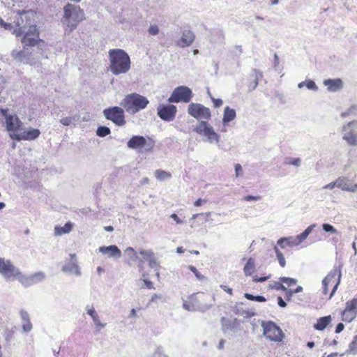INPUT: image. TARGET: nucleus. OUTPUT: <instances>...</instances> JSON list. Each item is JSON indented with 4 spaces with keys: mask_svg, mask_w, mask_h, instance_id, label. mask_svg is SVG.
Here are the masks:
<instances>
[{
    "mask_svg": "<svg viewBox=\"0 0 357 357\" xmlns=\"http://www.w3.org/2000/svg\"><path fill=\"white\" fill-rule=\"evenodd\" d=\"M317 227V224H312L307 227L301 234H300V236L304 241L307 236L311 234L312 230Z\"/></svg>",
    "mask_w": 357,
    "mask_h": 357,
    "instance_id": "39",
    "label": "nucleus"
},
{
    "mask_svg": "<svg viewBox=\"0 0 357 357\" xmlns=\"http://www.w3.org/2000/svg\"><path fill=\"white\" fill-rule=\"evenodd\" d=\"M255 271V260L250 258L244 266L243 271L245 275H250Z\"/></svg>",
    "mask_w": 357,
    "mask_h": 357,
    "instance_id": "30",
    "label": "nucleus"
},
{
    "mask_svg": "<svg viewBox=\"0 0 357 357\" xmlns=\"http://www.w3.org/2000/svg\"><path fill=\"white\" fill-rule=\"evenodd\" d=\"M177 112L175 105L170 104H161L157 108L158 116L163 121H172L174 119Z\"/></svg>",
    "mask_w": 357,
    "mask_h": 357,
    "instance_id": "14",
    "label": "nucleus"
},
{
    "mask_svg": "<svg viewBox=\"0 0 357 357\" xmlns=\"http://www.w3.org/2000/svg\"><path fill=\"white\" fill-rule=\"evenodd\" d=\"M274 250L276 255L277 259L282 267H284L286 265L285 258L282 252L278 248L277 246L274 247Z\"/></svg>",
    "mask_w": 357,
    "mask_h": 357,
    "instance_id": "34",
    "label": "nucleus"
},
{
    "mask_svg": "<svg viewBox=\"0 0 357 357\" xmlns=\"http://www.w3.org/2000/svg\"><path fill=\"white\" fill-rule=\"evenodd\" d=\"M110 134V129L107 126H100L97 128L96 135L103 137Z\"/></svg>",
    "mask_w": 357,
    "mask_h": 357,
    "instance_id": "38",
    "label": "nucleus"
},
{
    "mask_svg": "<svg viewBox=\"0 0 357 357\" xmlns=\"http://www.w3.org/2000/svg\"><path fill=\"white\" fill-rule=\"evenodd\" d=\"M70 261L63 266L62 271L65 273H68L77 277L81 276L82 272L80 267L77 264L76 255L75 254H70Z\"/></svg>",
    "mask_w": 357,
    "mask_h": 357,
    "instance_id": "20",
    "label": "nucleus"
},
{
    "mask_svg": "<svg viewBox=\"0 0 357 357\" xmlns=\"http://www.w3.org/2000/svg\"><path fill=\"white\" fill-rule=\"evenodd\" d=\"M5 121L6 130L12 139V134L18 135L23 123L16 114H8L6 116Z\"/></svg>",
    "mask_w": 357,
    "mask_h": 357,
    "instance_id": "15",
    "label": "nucleus"
},
{
    "mask_svg": "<svg viewBox=\"0 0 357 357\" xmlns=\"http://www.w3.org/2000/svg\"><path fill=\"white\" fill-rule=\"evenodd\" d=\"M260 199V197L259 196H252V195H248L243 198V200L250 202V201H257Z\"/></svg>",
    "mask_w": 357,
    "mask_h": 357,
    "instance_id": "57",
    "label": "nucleus"
},
{
    "mask_svg": "<svg viewBox=\"0 0 357 357\" xmlns=\"http://www.w3.org/2000/svg\"><path fill=\"white\" fill-rule=\"evenodd\" d=\"M22 329L26 333L30 332L32 330V324L31 321L23 323Z\"/></svg>",
    "mask_w": 357,
    "mask_h": 357,
    "instance_id": "55",
    "label": "nucleus"
},
{
    "mask_svg": "<svg viewBox=\"0 0 357 357\" xmlns=\"http://www.w3.org/2000/svg\"><path fill=\"white\" fill-rule=\"evenodd\" d=\"M154 146L152 140L148 141L144 137L140 135H133L127 142V146L134 150H141L144 149L145 151H151Z\"/></svg>",
    "mask_w": 357,
    "mask_h": 357,
    "instance_id": "12",
    "label": "nucleus"
},
{
    "mask_svg": "<svg viewBox=\"0 0 357 357\" xmlns=\"http://www.w3.org/2000/svg\"><path fill=\"white\" fill-rule=\"evenodd\" d=\"M346 354L357 355V336L355 337L354 340L349 344V349L347 350Z\"/></svg>",
    "mask_w": 357,
    "mask_h": 357,
    "instance_id": "35",
    "label": "nucleus"
},
{
    "mask_svg": "<svg viewBox=\"0 0 357 357\" xmlns=\"http://www.w3.org/2000/svg\"><path fill=\"white\" fill-rule=\"evenodd\" d=\"M289 161L287 162V164L291 165L296 167H299L301 164V160L299 158H289Z\"/></svg>",
    "mask_w": 357,
    "mask_h": 357,
    "instance_id": "51",
    "label": "nucleus"
},
{
    "mask_svg": "<svg viewBox=\"0 0 357 357\" xmlns=\"http://www.w3.org/2000/svg\"><path fill=\"white\" fill-rule=\"evenodd\" d=\"M149 101L145 97L137 93L128 94L120 102L121 106L130 114H135L145 109Z\"/></svg>",
    "mask_w": 357,
    "mask_h": 357,
    "instance_id": "4",
    "label": "nucleus"
},
{
    "mask_svg": "<svg viewBox=\"0 0 357 357\" xmlns=\"http://www.w3.org/2000/svg\"><path fill=\"white\" fill-rule=\"evenodd\" d=\"M205 301L204 294H192L188 297V301H183V307L188 311L205 312L212 305L205 303Z\"/></svg>",
    "mask_w": 357,
    "mask_h": 357,
    "instance_id": "6",
    "label": "nucleus"
},
{
    "mask_svg": "<svg viewBox=\"0 0 357 357\" xmlns=\"http://www.w3.org/2000/svg\"><path fill=\"white\" fill-rule=\"evenodd\" d=\"M73 120H74V118H72V117H65V118H63L60 120V122L63 125V126H70V124L73 123Z\"/></svg>",
    "mask_w": 357,
    "mask_h": 357,
    "instance_id": "54",
    "label": "nucleus"
},
{
    "mask_svg": "<svg viewBox=\"0 0 357 357\" xmlns=\"http://www.w3.org/2000/svg\"><path fill=\"white\" fill-rule=\"evenodd\" d=\"M335 187H337V180L335 181H334V182H331V183L324 185L323 187V189H330V190H332Z\"/></svg>",
    "mask_w": 357,
    "mask_h": 357,
    "instance_id": "58",
    "label": "nucleus"
},
{
    "mask_svg": "<svg viewBox=\"0 0 357 357\" xmlns=\"http://www.w3.org/2000/svg\"><path fill=\"white\" fill-rule=\"evenodd\" d=\"M290 237V242H289V247H295L298 246L300 244H301L303 241L300 236V235H297L295 236H289Z\"/></svg>",
    "mask_w": 357,
    "mask_h": 357,
    "instance_id": "36",
    "label": "nucleus"
},
{
    "mask_svg": "<svg viewBox=\"0 0 357 357\" xmlns=\"http://www.w3.org/2000/svg\"><path fill=\"white\" fill-rule=\"evenodd\" d=\"M85 310L87 314H89L91 317V319L98 316V312L96 311L94 307L92 305H87L85 307Z\"/></svg>",
    "mask_w": 357,
    "mask_h": 357,
    "instance_id": "46",
    "label": "nucleus"
},
{
    "mask_svg": "<svg viewBox=\"0 0 357 357\" xmlns=\"http://www.w3.org/2000/svg\"><path fill=\"white\" fill-rule=\"evenodd\" d=\"M20 317L22 319V324L30 321L29 315L26 311L21 310L20 311Z\"/></svg>",
    "mask_w": 357,
    "mask_h": 357,
    "instance_id": "52",
    "label": "nucleus"
},
{
    "mask_svg": "<svg viewBox=\"0 0 357 357\" xmlns=\"http://www.w3.org/2000/svg\"><path fill=\"white\" fill-rule=\"evenodd\" d=\"M222 328L224 333H227L229 335L231 333V332H234V327L232 326L231 323L225 318L222 319Z\"/></svg>",
    "mask_w": 357,
    "mask_h": 357,
    "instance_id": "32",
    "label": "nucleus"
},
{
    "mask_svg": "<svg viewBox=\"0 0 357 357\" xmlns=\"http://www.w3.org/2000/svg\"><path fill=\"white\" fill-rule=\"evenodd\" d=\"M357 315V298L346 303V307L342 312V320L347 322L353 321Z\"/></svg>",
    "mask_w": 357,
    "mask_h": 357,
    "instance_id": "16",
    "label": "nucleus"
},
{
    "mask_svg": "<svg viewBox=\"0 0 357 357\" xmlns=\"http://www.w3.org/2000/svg\"><path fill=\"white\" fill-rule=\"evenodd\" d=\"M344 324L342 323H340L336 326L335 333H340L344 330Z\"/></svg>",
    "mask_w": 357,
    "mask_h": 357,
    "instance_id": "63",
    "label": "nucleus"
},
{
    "mask_svg": "<svg viewBox=\"0 0 357 357\" xmlns=\"http://www.w3.org/2000/svg\"><path fill=\"white\" fill-rule=\"evenodd\" d=\"M323 84L327 87V90L332 93L340 91L344 86V83L340 78L326 79L324 80Z\"/></svg>",
    "mask_w": 357,
    "mask_h": 357,
    "instance_id": "22",
    "label": "nucleus"
},
{
    "mask_svg": "<svg viewBox=\"0 0 357 357\" xmlns=\"http://www.w3.org/2000/svg\"><path fill=\"white\" fill-rule=\"evenodd\" d=\"M109 59V69L115 75L126 73L130 68L129 55L121 49L110 50L108 52Z\"/></svg>",
    "mask_w": 357,
    "mask_h": 357,
    "instance_id": "3",
    "label": "nucleus"
},
{
    "mask_svg": "<svg viewBox=\"0 0 357 357\" xmlns=\"http://www.w3.org/2000/svg\"><path fill=\"white\" fill-rule=\"evenodd\" d=\"M149 33L153 36L157 35L159 33L158 26L155 24L151 25L149 29Z\"/></svg>",
    "mask_w": 357,
    "mask_h": 357,
    "instance_id": "53",
    "label": "nucleus"
},
{
    "mask_svg": "<svg viewBox=\"0 0 357 357\" xmlns=\"http://www.w3.org/2000/svg\"><path fill=\"white\" fill-rule=\"evenodd\" d=\"M236 116L235 109L230 108L229 106L225 107L222 117V123L227 125L230 121H233Z\"/></svg>",
    "mask_w": 357,
    "mask_h": 357,
    "instance_id": "26",
    "label": "nucleus"
},
{
    "mask_svg": "<svg viewBox=\"0 0 357 357\" xmlns=\"http://www.w3.org/2000/svg\"><path fill=\"white\" fill-rule=\"evenodd\" d=\"M317 227V224H312L307 227L301 234H300V236L304 241L307 236L311 234L312 230Z\"/></svg>",
    "mask_w": 357,
    "mask_h": 357,
    "instance_id": "40",
    "label": "nucleus"
},
{
    "mask_svg": "<svg viewBox=\"0 0 357 357\" xmlns=\"http://www.w3.org/2000/svg\"><path fill=\"white\" fill-rule=\"evenodd\" d=\"M278 305L281 307H284L287 306V303L284 301V300L282 298V297L278 298Z\"/></svg>",
    "mask_w": 357,
    "mask_h": 357,
    "instance_id": "64",
    "label": "nucleus"
},
{
    "mask_svg": "<svg viewBox=\"0 0 357 357\" xmlns=\"http://www.w3.org/2000/svg\"><path fill=\"white\" fill-rule=\"evenodd\" d=\"M188 112L197 120L207 121L211 116L210 109L199 103H190L188 107Z\"/></svg>",
    "mask_w": 357,
    "mask_h": 357,
    "instance_id": "13",
    "label": "nucleus"
},
{
    "mask_svg": "<svg viewBox=\"0 0 357 357\" xmlns=\"http://www.w3.org/2000/svg\"><path fill=\"white\" fill-rule=\"evenodd\" d=\"M40 134V132L38 129L30 128L27 130H24L22 132H20L18 135L12 134V139L21 141V140H34L37 139Z\"/></svg>",
    "mask_w": 357,
    "mask_h": 357,
    "instance_id": "21",
    "label": "nucleus"
},
{
    "mask_svg": "<svg viewBox=\"0 0 357 357\" xmlns=\"http://www.w3.org/2000/svg\"><path fill=\"white\" fill-rule=\"evenodd\" d=\"M268 278H269V276L261 277V278H258L257 276H255L253 278V281L259 282H265L266 280H267Z\"/></svg>",
    "mask_w": 357,
    "mask_h": 357,
    "instance_id": "59",
    "label": "nucleus"
},
{
    "mask_svg": "<svg viewBox=\"0 0 357 357\" xmlns=\"http://www.w3.org/2000/svg\"><path fill=\"white\" fill-rule=\"evenodd\" d=\"M255 71L256 72V79L255 81V86H254V87L255 88L258 85V79L259 78L262 77V73L256 70Z\"/></svg>",
    "mask_w": 357,
    "mask_h": 357,
    "instance_id": "60",
    "label": "nucleus"
},
{
    "mask_svg": "<svg viewBox=\"0 0 357 357\" xmlns=\"http://www.w3.org/2000/svg\"><path fill=\"white\" fill-rule=\"evenodd\" d=\"M105 117L112 121L117 126H123L126 123L123 108L114 106L106 108L102 112Z\"/></svg>",
    "mask_w": 357,
    "mask_h": 357,
    "instance_id": "11",
    "label": "nucleus"
},
{
    "mask_svg": "<svg viewBox=\"0 0 357 357\" xmlns=\"http://www.w3.org/2000/svg\"><path fill=\"white\" fill-rule=\"evenodd\" d=\"M153 357H168L165 352V349L162 347L158 346L153 353Z\"/></svg>",
    "mask_w": 357,
    "mask_h": 357,
    "instance_id": "44",
    "label": "nucleus"
},
{
    "mask_svg": "<svg viewBox=\"0 0 357 357\" xmlns=\"http://www.w3.org/2000/svg\"><path fill=\"white\" fill-rule=\"evenodd\" d=\"M332 317L331 315L319 318L317 323L314 325V328L317 331L324 330L327 326L331 322Z\"/></svg>",
    "mask_w": 357,
    "mask_h": 357,
    "instance_id": "27",
    "label": "nucleus"
},
{
    "mask_svg": "<svg viewBox=\"0 0 357 357\" xmlns=\"http://www.w3.org/2000/svg\"><path fill=\"white\" fill-rule=\"evenodd\" d=\"M13 58L19 62L25 63L27 61V58L25 56V52L24 51H15L13 50L12 52Z\"/></svg>",
    "mask_w": 357,
    "mask_h": 357,
    "instance_id": "31",
    "label": "nucleus"
},
{
    "mask_svg": "<svg viewBox=\"0 0 357 357\" xmlns=\"http://www.w3.org/2000/svg\"><path fill=\"white\" fill-rule=\"evenodd\" d=\"M92 320H93V321L94 323L96 328L98 331H100L101 329L104 328L107 326L106 323H102L100 321V319L99 315L97 316L95 318H93Z\"/></svg>",
    "mask_w": 357,
    "mask_h": 357,
    "instance_id": "43",
    "label": "nucleus"
},
{
    "mask_svg": "<svg viewBox=\"0 0 357 357\" xmlns=\"http://www.w3.org/2000/svg\"><path fill=\"white\" fill-rule=\"evenodd\" d=\"M280 280L283 283L287 284L288 286H291L297 283V280L296 279L287 277H281L280 278Z\"/></svg>",
    "mask_w": 357,
    "mask_h": 357,
    "instance_id": "48",
    "label": "nucleus"
},
{
    "mask_svg": "<svg viewBox=\"0 0 357 357\" xmlns=\"http://www.w3.org/2000/svg\"><path fill=\"white\" fill-rule=\"evenodd\" d=\"M155 176L159 181H165L169 178H171L172 175L170 173L158 169L155 172Z\"/></svg>",
    "mask_w": 357,
    "mask_h": 357,
    "instance_id": "33",
    "label": "nucleus"
},
{
    "mask_svg": "<svg viewBox=\"0 0 357 357\" xmlns=\"http://www.w3.org/2000/svg\"><path fill=\"white\" fill-rule=\"evenodd\" d=\"M193 131L202 137L204 142L219 144L220 137L206 121H201L194 128Z\"/></svg>",
    "mask_w": 357,
    "mask_h": 357,
    "instance_id": "5",
    "label": "nucleus"
},
{
    "mask_svg": "<svg viewBox=\"0 0 357 357\" xmlns=\"http://www.w3.org/2000/svg\"><path fill=\"white\" fill-rule=\"evenodd\" d=\"M269 288L275 290H282L284 291H287V288L285 287V286L278 282H273L270 283Z\"/></svg>",
    "mask_w": 357,
    "mask_h": 357,
    "instance_id": "45",
    "label": "nucleus"
},
{
    "mask_svg": "<svg viewBox=\"0 0 357 357\" xmlns=\"http://www.w3.org/2000/svg\"><path fill=\"white\" fill-rule=\"evenodd\" d=\"M211 100L213 101L215 107H219L223 103L222 100L220 98H215L213 97H211Z\"/></svg>",
    "mask_w": 357,
    "mask_h": 357,
    "instance_id": "56",
    "label": "nucleus"
},
{
    "mask_svg": "<svg viewBox=\"0 0 357 357\" xmlns=\"http://www.w3.org/2000/svg\"><path fill=\"white\" fill-rule=\"evenodd\" d=\"M337 188L347 192H355L357 190V184H351L347 177L341 176L337 178Z\"/></svg>",
    "mask_w": 357,
    "mask_h": 357,
    "instance_id": "25",
    "label": "nucleus"
},
{
    "mask_svg": "<svg viewBox=\"0 0 357 357\" xmlns=\"http://www.w3.org/2000/svg\"><path fill=\"white\" fill-rule=\"evenodd\" d=\"M100 253L106 255L109 258L118 259L121 256V252L116 245H112L109 246H100L98 248Z\"/></svg>",
    "mask_w": 357,
    "mask_h": 357,
    "instance_id": "23",
    "label": "nucleus"
},
{
    "mask_svg": "<svg viewBox=\"0 0 357 357\" xmlns=\"http://www.w3.org/2000/svg\"><path fill=\"white\" fill-rule=\"evenodd\" d=\"M73 227V224L70 222H68L65 224L63 227L56 226L54 227V235L55 236H61L63 234H68L71 231Z\"/></svg>",
    "mask_w": 357,
    "mask_h": 357,
    "instance_id": "29",
    "label": "nucleus"
},
{
    "mask_svg": "<svg viewBox=\"0 0 357 357\" xmlns=\"http://www.w3.org/2000/svg\"><path fill=\"white\" fill-rule=\"evenodd\" d=\"M22 272L8 259L0 257V275L6 280H19Z\"/></svg>",
    "mask_w": 357,
    "mask_h": 357,
    "instance_id": "7",
    "label": "nucleus"
},
{
    "mask_svg": "<svg viewBox=\"0 0 357 357\" xmlns=\"http://www.w3.org/2000/svg\"><path fill=\"white\" fill-rule=\"evenodd\" d=\"M195 36L194 33L189 30L183 31L181 39L177 42V45L181 47H189L194 42Z\"/></svg>",
    "mask_w": 357,
    "mask_h": 357,
    "instance_id": "24",
    "label": "nucleus"
},
{
    "mask_svg": "<svg viewBox=\"0 0 357 357\" xmlns=\"http://www.w3.org/2000/svg\"><path fill=\"white\" fill-rule=\"evenodd\" d=\"M265 337L271 341L281 342L284 333L281 328L272 321H262L261 324Z\"/></svg>",
    "mask_w": 357,
    "mask_h": 357,
    "instance_id": "8",
    "label": "nucleus"
},
{
    "mask_svg": "<svg viewBox=\"0 0 357 357\" xmlns=\"http://www.w3.org/2000/svg\"><path fill=\"white\" fill-rule=\"evenodd\" d=\"M189 269L195 274L197 280H203L204 279V276L202 275L195 266H189Z\"/></svg>",
    "mask_w": 357,
    "mask_h": 357,
    "instance_id": "49",
    "label": "nucleus"
},
{
    "mask_svg": "<svg viewBox=\"0 0 357 357\" xmlns=\"http://www.w3.org/2000/svg\"><path fill=\"white\" fill-rule=\"evenodd\" d=\"M350 115H357V105L351 106L347 111L342 113V117L344 118Z\"/></svg>",
    "mask_w": 357,
    "mask_h": 357,
    "instance_id": "41",
    "label": "nucleus"
},
{
    "mask_svg": "<svg viewBox=\"0 0 357 357\" xmlns=\"http://www.w3.org/2000/svg\"><path fill=\"white\" fill-rule=\"evenodd\" d=\"M303 291V287H301V286H298L296 289H289V290H287L285 291H286V297H287V301H290L291 298L292 297V296L295 294H297V293H300Z\"/></svg>",
    "mask_w": 357,
    "mask_h": 357,
    "instance_id": "42",
    "label": "nucleus"
},
{
    "mask_svg": "<svg viewBox=\"0 0 357 357\" xmlns=\"http://www.w3.org/2000/svg\"><path fill=\"white\" fill-rule=\"evenodd\" d=\"M357 121H352L342 127V139L349 146H357Z\"/></svg>",
    "mask_w": 357,
    "mask_h": 357,
    "instance_id": "10",
    "label": "nucleus"
},
{
    "mask_svg": "<svg viewBox=\"0 0 357 357\" xmlns=\"http://www.w3.org/2000/svg\"><path fill=\"white\" fill-rule=\"evenodd\" d=\"M8 109H0V121L3 117L6 119V116H8Z\"/></svg>",
    "mask_w": 357,
    "mask_h": 357,
    "instance_id": "62",
    "label": "nucleus"
},
{
    "mask_svg": "<svg viewBox=\"0 0 357 357\" xmlns=\"http://www.w3.org/2000/svg\"><path fill=\"white\" fill-rule=\"evenodd\" d=\"M34 13L31 10L19 11L14 24L6 22L3 28L10 31L16 37L22 36L24 46H34L39 40V32L35 24Z\"/></svg>",
    "mask_w": 357,
    "mask_h": 357,
    "instance_id": "1",
    "label": "nucleus"
},
{
    "mask_svg": "<svg viewBox=\"0 0 357 357\" xmlns=\"http://www.w3.org/2000/svg\"><path fill=\"white\" fill-rule=\"evenodd\" d=\"M171 218L172 219H174V220L176 222V224H182L183 223V220H181L178 215L175 213H173L171 215Z\"/></svg>",
    "mask_w": 357,
    "mask_h": 357,
    "instance_id": "61",
    "label": "nucleus"
},
{
    "mask_svg": "<svg viewBox=\"0 0 357 357\" xmlns=\"http://www.w3.org/2000/svg\"><path fill=\"white\" fill-rule=\"evenodd\" d=\"M244 296L250 301H257V302H265L266 301V298L263 296H253L250 294L245 293L244 294Z\"/></svg>",
    "mask_w": 357,
    "mask_h": 357,
    "instance_id": "37",
    "label": "nucleus"
},
{
    "mask_svg": "<svg viewBox=\"0 0 357 357\" xmlns=\"http://www.w3.org/2000/svg\"><path fill=\"white\" fill-rule=\"evenodd\" d=\"M124 254L128 256V257L130 259V260L132 261H139V267H140L143 264V260H142L138 255L137 252L132 248V247H128L124 250Z\"/></svg>",
    "mask_w": 357,
    "mask_h": 357,
    "instance_id": "28",
    "label": "nucleus"
},
{
    "mask_svg": "<svg viewBox=\"0 0 357 357\" xmlns=\"http://www.w3.org/2000/svg\"><path fill=\"white\" fill-rule=\"evenodd\" d=\"M138 253L143 256L144 259L148 262L149 266L151 268L155 271H159L160 268V262L152 250L140 249Z\"/></svg>",
    "mask_w": 357,
    "mask_h": 357,
    "instance_id": "18",
    "label": "nucleus"
},
{
    "mask_svg": "<svg viewBox=\"0 0 357 357\" xmlns=\"http://www.w3.org/2000/svg\"><path fill=\"white\" fill-rule=\"evenodd\" d=\"M341 271L340 269H337V268H334L331 271V272L325 277V278L322 281L323 285L329 284L331 282L334 283L335 281L333 280L336 277V283L335 286L333 287V289L330 294V298L333 296L335 294L340 283V279H341Z\"/></svg>",
    "mask_w": 357,
    "mask_h": 357,
    "instance_id": "19",
    "label": "nucleus"
},
{
    "mask_svg": "<svg viewBox=\"0 0 357 357\" xmlns=\"http://www.w3.org/2000/svg\"><path fill=\"white\" fill-rule=\"evenodd\" d=\"M45 278V274L43 272H37L30 275H20L19 282L24 287H29L43 281Z\"/></svg>",
    "mask_w": 357,
    "mask_h": 357,
    "instance_id": "17",
    "label": "nucleus"
},
{
    "mask_svg": "<svg viewBox=\"0 0 357 357\" xmlns=\"http://www.w3.org/2000/svg\"><path fill=\"white\" fill-rule=\"evenodd\" d=\"M322 229L326 232H328V233H331V234L337 233L336 229L333 225L328 224V223L323 224Z\"/></svg>",
    "mask_w": 357,
    "mask_h": 357,
    "instance_id": "47",
    "label": "nucleus"
},
{
    "mask_svg": "<svg viewBox=\"0 0 357 357\" xmlns=\"http://www.w3.org/2000/svg\"><path fill=\"white\" fill-rule=\"evenodd\" d=\"M63 13L61 22L66 32H72L85 19L84 10L79 6L70 3L63 6Z\"/></svg>",
    "mask_w": 357,
    "mask_h": 357,
    "instance_id": "2",
    "label": "nucleus"
},
{
    "mask_svg": "<svg viewBox=\"0 0 357 357\" xmlns=\"http://www.w3.org/2000/svg\"><path fill=\"white\" fill-rule=\"evenodd\" d=\"M193 96L192 90L185 86H180L175 88L168 98L169 102H189Z\"/></svg>",
    "mask_w": 357,
    "mask_h": 357,
    "instance_id": "9",
    "label": "nucleus"
},
{
    "mask_svg": "<svg viewBox=\"0 0 357 357\" xmlns=\"http://www.w3.org/2000/svg\"><path fill=\"white\" fill-rule=\"evenodd\" d=\"M306 87L309 90H312L314 91H318V86H317L316 83L312 80L306 81Z\"/></svg>",
    "mask_w": 357,
    "mask_h": 357,
    "instance_id": "50",
    "label": "nucleus"
}]
</instances>
